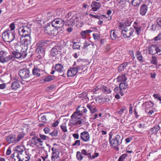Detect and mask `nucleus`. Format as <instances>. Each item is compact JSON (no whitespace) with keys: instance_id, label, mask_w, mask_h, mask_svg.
Returning a JSON list of instances; mask_svg holds the SVG:
<instances>
[{"instance_id":"nucleus-1","label":"nucleus","mask_w":161,"mask_h":161,"mask_svg":"<svg viewBox=\"0 0 161 161\" xmlns=\"http://www.w3.org/2000/svg\"><path fill=\"white\" fill-rule=\"evenodd\" d=\"M17 32V31L16 30L14 32H12V38L11 39V42H14V48H12V50L13 51L11 50V51L12 52V55L11 56V59L12 60H14V58H19L21 57L23 58H24L27 56V54L25 53H24V55H23V54H21L20 53L17 49L16 48L18 47V38L16 35V32Z\"/></svg>"},{"instance_id":"nucleus-2","label":"nucleus","mask_w":161,"mask_h":161,"mask_svg":"<svg viewBox=\"0 0 161 161\" xmlns=\"http://www.w3.org/2000/svg\"><path fill=\"white\" fill-rule=\"evenodd\" d=\"M109 135V141L110 146L116 151H118L119 149L118 146L121 144L123 138H121L120 136L118 134L113 138V134L111 132Z\"/></svg>"},{"instance_id":"nucleus-3","label":"nucleus","mask_w":161,"mask_h":161,"mask_svg":"<svg viewBox=\"0 0 161 161\" xmlns=\"http://www.w3.org/2000/svg\"><path fill=\"white\" fill-rule=\"evenodd\" d=\"M31 30L30 27L25 26L20 28L18 30L19 35L22 36H30Z\"/></svg>"},{"instance_id":"nucleus-4","label":"nucleus","mask_w":161,"mask_h":161,"mask_svg":"<svg viewBox=\"0 0 161 161\" xmlns=\"http://www.w3.org/2000/svg\"><path fill=\"white\" fill-rule=\"evenodd\" d=\"M19 75L22 80L26 79L31 75L29 70L26 68L20 69L19 72Z\"/></svg>"},{"instance_id":"nucleus-5","label":"nucleus","mask_w":161,"mask_h":161,"mask_svg":"<svg viewBox=\"0 0 161 161\" xmlns=\"http://www.w3.org/2000/svg\"><path fill=\"white\" fill-rule=\"evenodd\" d=\"M64 24V20L61 19H55L52 23V26L57 29L62 27Z\"/></svg>"},{"instance_id":"nucleus-6","label":"nucleus","mask_w":161,"mask_h":161,"mask_svg":"<svg viewBox=\"0 0 161 161\" xmlns=\"http://www.w3.org/2000/svg\"><path fill=\"white\" fill-rule=\"evenodd\" d=\"M8 53L4 51H0V62L4 63L10 60V55L7 56Z\"/></svg>"},{"instance_id":"nucleus-7","label":"nucleus","mask_w":161,"mask_h":161,"mask_svg":"<svg viewBox=\"0 0 161 161\" xmlns=\"http://www.w3.org/2000/svg\"><path fill=\"white\" fill-rule=\"evenodd\" d=\"M134 32L133 28H130L128 29L127 27H125L124 29H122L121 33L124 37L125 38L130 37Z\"/></svg>"},{"instance_id":"nucleus-8","label":"nucleus","mask_w":161,"mask_h":161,"mask_svg":"<svg viewBox=\"0 0 161 161\" xmlns=\"http://www.w3.org/2000/svg\"><path fill=\"white\" fill-rule=\"evenodd\" d=\"M86 107L92 114L96 113L97 111V104L94 102H92L87 104Z\"/></svg>"},{"instance_id":"nucleus-9","label":"nucleus","mask_w":161,"mask_h":161,"mask_svg":"<svg viewBox=\"0 0 161 161\" xmlns=\"http://www.w3.org/2000/svg\"><path fill=\"white\" fill-rule=\"evenodd\" d=\"M61 47L60 46H56L53 47L50 51V55L52 57H55L61 52Z\"/></svg>"},{"instance_id":"nucleus-10","label":"nucleus","mask_w":161,"mask_h":161,"mask_svg":"<svg viewBox=\"0 0 161 161\" xmlns=\"http://www.w3.org/2000/svg\"><path fill=\"white\" fill-rule=\"evenodd\" d=\"M148 10V6L144 4L142 5L140 8L139 13V14L142 16L146 15Z\"/></svg>"},{"instance_id":"nucleus-11","label":"nucleus","mask_w":161,"mask_h":161,"mask_svg":"<svg viewBox=\"0 0 161 161\" xmlns=\"http://www.w3.org/2000/svg\"><path fill=\"white\" fill-rule=\"evenodd\" d=\"M71 119L70 121L71 123L73 125V126H76L80 125L82 123V121L83 120L81 117L77 118H71Z\"/></svg>"},{"instance_id":"nucleus-12","label":"nucleus","mask_w":161,"mask_h":161,"mask_svg":"<svg viewBox=\"0 0 161 161\" xmlns=\"http://www.w3.org/2000/svg\"><path fill=\"white\" fill-rule=\"evenodd\" d=\"M80 138L83 141L85 142L89 141L90 138L88 133L86 131H84L80 133Z\"/></svg>"},{"instance_id":"nucleus-13","label":"nucleus","mask_w":161,"mask_h":161,"mask_svg":"<svg viewBox=\"0 0 161 161\" xmlns=\"http://www.w3.org/2000/svg\"><path fill=\"white\" fill-rule=\"evenodd\" d=\"M154 104L151 101L144 102L142 104V107L144 109H148L153 107Z\"/></svg>"},{"instance_id":"nucleus-14","label":"nucleus","mask_w":161,"mask_h":161,"mask_svg":"<svg viewBox=\"0 0 161 161\" xmlns=\"http://www.w3.org/2000/svg\"><path fill=\"white\" fill-rule=\"evenodd\" d=\"M10 31L9 30L8 31L4 32L2 35V38L4 41L7 42L10 44V40L9 39Z\"/></svg>"},{"instance_id":"nucleus-15","label":"nucleus","mask_w":161,"mask_h":161,"mask_svg":"<svg viewBox=\"0 0 161 161\" xmlns=\"http://www.w3.org/2000/svg\"><path fill=\"white\" fill-rule=\"evenodd\" d=\"M55 69L56 70L60 73L59 75L61 76L65 77L64 73L63 72V67L60 64H58L55 65Z\"/></svg>"},{"instance_id":"nucleus-16","label":"nucleus","mask_w":161,"mask_h":161,"mask_svg":"<svg viewBox=\"0 0 161 161\" xmlns=\"http://www.w3.org/2000/svg\"><path fill=\"white\" fill-rule=\"evenodd\" d=\"M77 70L74 67L69 68L67 71V76L68 77H72L75 76L77 73Z\"/></svg>"},{"instance_id":"nucleus-17","label":"nucleus","mask_w":161,"mask_h":161,"mask_svg":"<svg viewBox=\"0 0 161 161\" xmlns=\"http://www.w3.org/2000/svg\"><path fill=\"white\" fill-rule=\"evenodd\" d=\"M41 71L42 70L40 69L37 67L34 66L32 70V73L35 77L37 78L40 76V73Z\"/></svg>"},{"instance_id":"nucleus-18","label":"nucleus","mask_w":161,"mask_h":161,"mask_svg":"<svg viewBox=\"0 0 161 161\" xmlns=\"http://www.w3.org/2000/svg\"><path fill=\"white\" fill-rule=\"evenodd\" d=\"M91 7L92 8V10L93 11H96L101 7V4L99 3L93 1L92 3Z\"/></svg>"},{"instance_id":"nucleus-19","label":"nucleus","mask_w":161,"mask_h":161,"mask_svg":"<svg viewBox=\"0 0 161 161\" xmlns=\"http://www.w3.org/2000/svg\"><path fill=\"white\" fill-rule=\"evenodd\" d=\"M77 17H72L71 19L66 20L64 23H65V25L67 26H73L75 23V19H77Z\"/></svg>"},{"instance_id":"nucleus-20","label":"nucleus","mask_w":161,"mask_h":161,"mask_svg":"<svg viewBox=\"0 0 161 161\" xmlns=\"http://www.w3.org/2000/svg\"><path fill=\"white\" fill-rule=\"evenodd\" d=\"M138 23L135 22L133 26L135 29V32L137 35L141 34L142 27L138 25Z\"/></svg>"},{"instance_id":"nucleus-21","label":"nucleus","mask_w":161,"mask_h":161,"mask_svg":"<svg viewBox=\"0 0 161 161\" xmlns=\"http://www.w3.org/2000/svg\"><path fill=\"white\" fill-rule=\"evenodd\" d=\"M50 41L47 40H43L38 42L37 45L42 47L44 48L47 46L49 44Z\"/></svg>"},{"instance_id":"nucleus-22","label":"nucleus","mask_w":161,"mask_h":161,"mask_svg":"<svg viewBox=\"0 0 161 161\" xmlns=\"http://www.w3.org/2000/svg\"><path fill=\"white\" fill-rule=\"evenodd\" d=\"M148 51L149 54L153 55L157 53V46L155 45L149 46Z\"/></svg>"},{"instance_id":"nucleus-23","label":"nucleus","mask_w":161,"mask_h":161,"mask_svg":"<svg viewBox=\"0 0 161 161\" xmlns=\"http://www.w3.org/2000/svg\"><path fill=\"white\" fill-rule=\"evenodd\" d=\"M131 63V62H125L121 64L118 68V71L119 72L123 71L126 69L127 65Z\"/></svg>"},{"instance_id":"nucleus-24","label":"nucleus","mask_w":161,"mask_h":161,"mask_svg":"<svg viewBox=\"0 0 161 161\" xmlns=\"http://www.w3.org/2000/svg\"><path fill=\"white\" fill-rule=\"evenodd\" d=\"M21 40H22L25 43V44L27 46L31 44V38L30 36H22Z\"/></svg>"},{"instance_id":"nucleus-25","label":"nucleus","mask_w":161,"mask_h":161,"mask_svg":"<svg viewBox=\"0 0 161 161\" xmlns=\"http://www.w3.org/2000/svg\"><path fill=\"white\" fill-rule=\"evenodd\" d=\"M160 129V127L158 125H156L154 127L151 128L149 131L151 134H156Z\"/></svg>"},{"instance_id":"nucleus-26","label":"nucleus","mask_w":161,"mask_h":161,"mask_svg":"<svg viewBox=\"0 0 161 161\" xmlns=\"http://www.w3.org/2000/svg\"><path fill=\"white\" fill-rule=\"evenodd\" d=\"M101 91L103 93L105 94H109L112 92V91L109 87L104 85H102Z\"/></svg>"},{"instance_id":"nucleus-27","label":"nucleus","mask_w":161,"mask_h":161,"mask_svg":"<svg viewBox=\"0 0 161 161\" xmlns=\"http://www.w3.org/2000/svg\"><path fill=\"white\" fill-rule=\"evenodd\" d=\"M60 152L59 151L54 153V154L52 153L51 159L52 161H58L57 159L59 158V154Z\"/></svg>"},{"instance_id":"nucleus-28","label":"nucleus","mask_w":161,"mask_h":161,"mask_svg":"<svg viewBox=\"0 0 161 161\" xmlns=\"http://www.w3.org/2000/svg\"><path fill=\"white\" fill-rule=\"evenodd\" d=\"M19 153H18L17 152L15 151L14 153L11 155V158H12V161H15L16 159V158H14L15 157H16L17 159L18 160V161L20 160V158L19 157Z\"/></svg>"},{"instance_id":"nucleus-29","label":"nucleus","mask_w":161,"mask_h":161,"mask_svg":"<svg viewBox=\"0 0 161 161\" xmlns=\"http://www.w3.org/2000/svg\"><path fill=\"white\" fill-rule=\"evenodd\" d=\"M25 149L24 146L19 145L15 147L14 150L17 152L18 153H20L22 154V153L24 150H25Z\"/></svg>"},{"instance_id":"nucleus-30","label":"nucleus","mask_w":161,"mask_h":161,"mask_svg":"<svg viewBox=\"0 0 161 161\" xmlns=\"http://www.w3.org/2000/svg\"><path fill=\"white\" fill-rule=\"evenodd\" d=\"M117 81L119 82H125L127 78H126L125 75H122L120 76H119L117 77Z\"/></svg>"},{"instance_id":"nucleus-31","label":"nucleus","mask_w":161,"mask_h":161,"mask_svg":"<svg viewBox=\"0 0 161 161\" xmlns=\"http://www.w3.org/2000/svg\"><path fill=\"white\" fill-rule=\"evenodd\" d=\"M136 56L137 60L140 62H143L144 61L142 54L140 51H137L136 53Z\"/></svg>"},{"instance_id":"nucleus-32","label":"nucleus","mask_w":161,"mask_h":161,"mask_svg":"<svg viewBox=\"0 0 161 161\" xmlns=\"http://www.w3.org/2000/svg\"><path fill=\"white\" fill-rule=\"evenodd\" d=\"M20 87V84L18 81H15L12 83L11 88L13 90H16Z\"/></svg>"},{"instance_id":"nucleus-33","label":"nucleus","mask_w":161,"mask_h":161,"mask_svg":"<svg viewBox=\"0 0 161 161\" xmlns=\"http://www.w3.org/2000/svg\"><path fill=\"white\" fill-rule=\"evenodd\" d=\"M25 135V133L20 132L19 133L17 136V139L15 140L14 141L15 143H18L19 142L22 138H23Z\"/></svg>"},{"instance_id":"nucleus-34","label":"nucleus","mask_w":161,"mask_h":161,"mask_svg":"<svg viewBox=\"0 0 161 161\" xmlns=\"http://www.w3.org/2000/svg\"><path fill=\"white\" fill-rule=\"evenodd\" d=\"M82 154L86 156L88 158L89 160L91 159V153L89 152V151H87L85 149H82L81 150Z\"/></svg>"},{"instance_id":"nucleus-35","label":"nucleus","mask_w":161,"mask_h":161,"mask_svg":"<svg viewBox=\"0 0 161 161\" xmlns=\"http://www.w3.org/2000/svg\"><path fill=\"white\" fill-rule=\"evenodd\" d=\"M114 90L115 93L117 94H119L121 96L123 95V91L122 89L119 87V86H117L115 87Z\"/></svg>"},{"instance_id":"nucleus-36","label":"nucleus","mask_w":161,"mask_h":161,"mask_svg":"<svg viewBox=\"0 0 161 161\" xmlns=\"http://www.w3.org/2000/svg\"><path fill=\"white\" fill-rule=\"evenodd\" d=\"M58 29H52L48 35L51 36H54L58 35Z\"/></svg>"},{"instance_id":"nucleus-37","label":"nucleus","mask_w":161,"mask_h":161,"mask_svg":"<svg viewBox=\"0 0 161 161\" xmlns=\"http://www.w3.org/2000/svg\"><path fill=\"white\" fill-rule=\"evenodd\" d=\"M76 110L79 111L80 113H86L87 111V109L84 107H81L80 106L76 108Z\"/></svg>"},{"instance_id":"nucleus-38","label":"nucleus","mask_w":161,"mask_h":161,"mask_svg":"<svg viewBox=\"0 0 161 161\" xmlns=\"http://www.w3.org/2000/svg\"><path fill=\"white\" fill-rule=\"evenodd\" d=\"M15 23H16V22H14L12 23L11 24V33L12 34V32H14L15 31H16V30H17V32H16V35H17V37H18L17 33H18V31L16 29L15 30H14L13 31H14L15 28ZM12 35V34H11V39L12 38V37L11 36Z\"/></svg>"},{"instance_id":"nucleus-39","label":"nucleus","mask_w":161,"mask_h":161,"mask_svg":"<svg viewBox=\"0 0 161 161\" xmlns=\"http://www.w3.org/2000/svg\"><path fill=\"white\" fill-rule=\"evenodd\" d=\"M92 32V31L91 30H88L86 31H82L81 32V35L83 36V38H86V36L89 35L90 33Z\"/></svg>"},{"instance_id":"nucleus-40","label":"nucleus","mask_w":161,"mask_h":161,"mask_svg":"<svg viewBox=\"0 0 161 161\" xmlns=\"http://www.w3.org/2000/svg\"><path fill=\"white\" fill-rule=\"evenodd\" d=\"M83 114L82 113H80L79 111H76H76H75L73 114H72V115L71 116V118H77L79 117L78 116H82L83 115Z\"/></svg>"},{"instance_id":"nucleus-41","label":"nucleus","mask_w":161,"mask_h":161,"mask_svg":"<svg viewBox=\"0 0 161 161\" xmlns=\"http://www.w3.org/2000/svg\"><path fill=\"white\" fill-rule=\"evenodd\" d=\"M141 1L142 0H131V2L132 5L134 7L139 6L141 3Z\"/></svg>"},{"instance_id":"nucleus-42","label":"nucleus","mask_w":161,"mask_h":161,"mask_svg":"<svg viewBox=\"0 0 161 161\" xmlns=\"http://www.w3.org/2000/svg\"><path fill=\"white\" fill-rule=\"evenodd\" d=\"M110 37L112 40L116 39L118 38L117 33L115 30H112L111 31Z\"/></svg>"},{"instance_id":"nucleus-43","label":"nucleus","mask_w":161,"mask_h":161,"mask_svg":"<svg viewBox=\"0 0 161 161\" xmlns=\"http://www.w3.org/2000/svg\"><path fill=\"white\" fill-rule=\"evenodd\" d=\"M51 30L52 29L50 25H46L45 27L44 31L45 33H47L48 35Z\"/></svg>"},{"instance_id":"nucleus-44","label":"nucleus","mask_w":161,"mask_h":161,"mask_svg":"<svg viewBox=\"0 0 161 161\" xmlns=\"http://www.w3.org/2000/svg\"><path fill=\"white\" fill-rule=\"evenodd\" d=\"M37 52L39 54H42V55H43L44 53V48L42 47H41V46L40 47L39 46L37 45Z\"/></svg>"},{"instance_id":"nucleus-45","label":"nucleus","mask_w":161,"mask_h":161,"mask_svg":"<svg viewBox=\"0 0 161 161\" xmlns=\"http://www.w3.org/2000/svg\"><path fill=\"white\" fill-rule=\"evenodd\" d=\"M128 84L125 82H123L119 84V86L122 90L125 89L127 87Z\"/></svg>"},{"instance_id":"nucleus-46","label":"nucleus","mask_w":161,"mask_h":161,"mask_svg":"<svg viewBox=\"0 0 161 161\" xmlns=\"http://www.w3.org/2000/svg\"><path fill=\"white\" fill-rule=\"evenodd\" d=\"M150 62L151 64L157 65L158 64V61L157 58L153 56L152 57Z\"/></svg>"},{"instance_id":"nucleus-47","label":"nucleus","mask_w":161,"mask_h":161,"mask_svg":"<svg viewBox=\"0 0 161 161\" xmlns=\"http://www.w3.org/2000/svg\"><path fill=\"white\" fill-rule=\"evenodd\" d=\"M54 76L50 75L44 78V81L45 82L50 81L54 79Z\"/></svg>"},{"instance_id":"nucleus-48","label":"nucleus","mask_w":161,"mask_h":161,"mask_svg":"<svg viewBox=\"0 0 161 161\" xmlns=\"http://www.w3.org/2000/svg\"><path fill=\"white\" fill-rule=\"evenodd\" d=\"M81 154V152H80L79 151H78L77 152L76 157L78 160L79 161H80L83 159V157Z\"/></svg>"},{"instance_id":"nucleus-49","label":"nucleus","mask_w":161,"mask_h":161,"mask_svg":"<svg viewBox=\"0 0 161 161\" xmlns=\"http://www.w3.org/2000/svg\"><path fill=\"white\" fill-rule=\"evenodd\" d=\"M101 86L98 85L94 87L93 89L92 90V92H93L94 94L96 93V92L97 91H98L99 90H101Z\"/></svg>"},{"instance_id":"nucleus-50","label":"nucleus","mask_w":161,"mask_h":161,"mask_svg":"<svg viewBox=\"0 0 161 161\" xmlns=\"http://www.w3.org/2000/svg\"><path fill=\"white\" fill-rule=\"evenodd\" d=\"M80 45L77 44V43L75 42H74L73 43V45L72 48L74 49H80Z\"/></svg>"},{"instance_id":"nucleus-51","label":"nucleus","mask_w":161,"mask_h":161,"mask_svg":"<svg viewBox=\"0 0 161 161\" xmlns=\"http://www.w3.org/2000/svg\"><path fill=\"white\" fill-rule=\"evenodd\" d=\"M58 131L57 130L54 129L53 130L51 133H50V135L52 137L56 136H58Z\"/></svg>"},{"instance_id":"nucleus-52","label":"nucleus","mask_w":161,"mask_h":161,"mask_svg":"<svg viewBox=\"0 0 161 161\" xmlns=\"http://www.w3.org/2000/svg\"><path fill=\"white\" fill-rule=\"evenodd\" d=\"M93 36L95 40L96 41L99 40L100 39L99 35L97 33L93 34Z\"/></svg>"},{"instance_id":"nucleus-53","label":"nucleus","mask_w":161,"mask_h":161,"mask_svg":"<svg viewBox=\"0 0 161 161\" xmlns=\"http://www.w3.org/2000/svg\"><path fill=\"white\" fill-rule=\"evenodd\" d=\"M128 26H127V25L125 23H119V29H124L125 27H128Z\"/></svg>"},{"instance_id":"nucleus-54","label":"nucleus","mask_w":161,"mask_h":161,"mask_svg":"<svg viewBox=\"0 0 161 161\" xmlns=\"http://www.w3.org/2000/svg\"><path fill=\"white\" fill-rule=\"evenodd\" d=\"M96 102L98 103H102V102H103V98H101L100 97H96L94 98Z\"/></svg>"},{"instance_id":"nucleus-55","label":"nucleus","mask_w":161,"mask_h":161,"mask_svg":"<svg viewBox=\"0 0 161 161\" xmlns=\"http://www.w3.org/2000/svg\"><path fill=\"white\" fill-rule=\"evenodd\" d=\"M127 154H122L121 156L119 157L118 159V161H124V160L127 156Z\"/></svg>"},{"instance_id":"nucleus-56","label":"nucleus","mask_w":161,"mask_h":161,"mask_svg":"<svg viewBox=\"0 0 161 161\" xmlns=\"http://www.w3.org/2000/svg\"><path fill=\"white\" fill-rule=\"evenodd\" d=\"M60 128L64 132H66L67 131V127L65 124H62L60 126Z\"/></svg>"},{"instance_id":"nucleus-57","label":"nucleus","mask_w":161,"mask_h":161,"mask_svg":"<svg viewBox=\"0 0 161 161\" xmlns=\"http://www.w3.org/2000/svg\"><path fill=\"white\" fill-rule=\"evenodd\" d=\"M90 41H86L84 43V46L82 47L83 49H85L87 47L90 45Z\"/></svg>"},{"instance_id":"nucleus-58","label":"nucleus","mask_w":161,"mask_h":161,"mask_svg":"<svg viewBox=\"0 0 161 161\" xmlns=\"http://www.w3.org/2000/svg\"><path fill=\"white\" fill-rule=\"evenodd\" d=\"M111 96L108 97L107 98H103V102L109 103L111 102L112 100Z\"/></svg>"},{"instance_id":"nucleus-59","label":"nucleus","mask_w":161,"mask_h":161,"mask_svg":"<svg viewBox=\"0 0 161 161\" xmlns=\"http://www.w3.org/2000/svg\"><path fill=\"white\" fill-rule=\"evenodd\" d=\"M89 15L90 17H91L92 18H94L96 19H102L103 18H101V16H98L97 15H94L92 14H89Z\"/></svg>"},{"instance_id":"nucleus-60","label":"nucleus","mask_w":161,"mask_h":161,"mask_svg":"<svg viewBox=\"0 0 161 161\" xmlns=\"http://www.w3.org/2000/svg\"><path fill=\"white\" fill-rule=\"evenodd\" d=\"M153 96L154 97V98L160 101H161V96H160V95L157 94H154Z\"/></svg>"},{"instance_id":"nucleus-61","label":"nucleus","mask_w":161,"mask_h":161,"mask_svg":"<svg viewBox=\"0 0 161 161\" xmlns=\"http://www.w3.org/2000/svg\"><path fill=\"white\" fill-rule=\"evenodd\" d=\"M43 130L46 134H49L50 135V133H51L50 129L48 127H45Z\"/></svg>"},{"instance_id":"nucleus-62","label":"nucleus","mask_w":161,"mask_h":161,"mask_svg":"<svg viewBox=\"0 0 161 161\" xmlns=\"http://www.w3.org/2000/svg\"><path fill=\"white\" fill-rule=\"evenodd\" d=\"M157 53L158 55H161V45L158 46H157Z\"/></svg>"},{"instance_id":"nucleus-63","label":"nucleus","mask_w":161,"mask_h":161,"mask_svg":"<svg viewBox=\"0 0 161 161\" xmlns=\"http://www.w3.org/2000/svg\"><path fill=\"white\" fill-rule=\"evenodd\" d=\"M156 22L158 25L161 27V17H158L156 19Z\"/></svg>"},{"instance_id":"nucleus-64","label":"nucleus","mask_w":161,"mask_h":161,"mask_svg":"<svg viewBox=\"0 0 161 161\" xmlns=\"http://www.w3.org/2000/svg\"><path fill=\"white\" fill-rule=\"evenodd\" d=\"M155 41H158L161 40V32L157 36L154 38Z\"/></svg>"}]
</instances>
